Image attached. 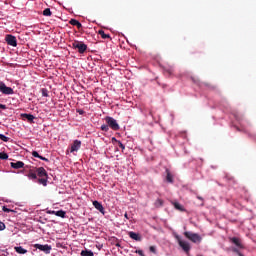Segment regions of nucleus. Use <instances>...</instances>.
I'll use <instances>...</instances> for the list:
<instances>
[{
    "label": "nucleus",
    "instance_id": "1",
    "mask_svg": "<svg viewBox=\"0 0 256 256\" xmlns=\"http://www.w3.org/2000/svg\"><path fill=\"white\" fill-rule=\"evenodd\" d=\"M72 47H73V49H78V53H80L81 55H83V53H85V51H87V45L85 43H83L82 41L75 40L72 43Z\"/></svg>",
    "mask_w": 256,
    "mask_h": 256
},
{
    "label": "nucleus",
    "instance_id": "2",
    "mask_svg": "<svg viewBox=\"0 0 256 256\" xmlns=\"http://www.w3.org/2000/svg\"><path fill=\"white\" fill-rule=\"evenodd\" d=\"M105 121H106L108 127H110V129H112L113 131H119V129H120L119 123H117V120H115V118L107 116L105 118Z\"/></svg>",
    "mask_w": 256,
    "mask_h": 256
},
{
    "label": "nucleus",
    "instance_id": "3",
    "mask_svg": "<svg viewBox=\"0 0 256 256\" xmlns=\"http://www.w3.org/2000/svg\"><path fill=\"white\" fill-rule=\"evenodd\" d=\"M184 235L189 241H192V243H201L202 239L199 234L193 233V232H184Z\"/></svg>",
    "mask_w": 256,
    "mask_h": 256
},
{
    "label": "nucleus",
    "instance_id": "4",
    "mask_svg": "<svg viewBox=\"0 0 256 256\" xmlns=\"http://www.w3.org/2000/svg\"><path fill=\"white\" fill-rule=\"evenodd\" d=\"M176 239L178 241V245L185 251V253H189L191 251V245H189L188 242L181 240V237L176 236Z\"/></svg>",
    "mask_w": 256,
    "mask_h": 256
},
{
    "label": "nucleus",
    "instance_id": "5",
    "mask_svg": "<svg viewBox=\"0 0 256 256\" xmlns=\"http://www.w3.org/2000/svg\"><path fill=\"white\" fill-rule=\"evenodd\" d=\"M0 91L3 93V95H13V93H15L13 88L5 85L3 81H0Z\"/></svg>",
    "mask_w": 256,
    "mask_h": 256
},
{
    "label": "nucleus",
    "instance_id": "6",
    "mask_svg": "<svg viewBox=\"0 0 256 256\" xmlns=\"http://www.w3.org/2000/svg\"><path fill=\"white\" fill-rule=\"evenodd\" d=\"M34 247L35 249H39V251H43L46 254L51 253V246L48 244H35Z\"/></svg>",
    "mask_w": 256,
    "mask_h": 256
},
{
    "label": "nucleus",
    "instance_id": "7",
    "mask_svg": "<svg viewBox=\"0 0 256 256\" xmlns=\"http://www.w3.org/2000/svg\"><path fill=\"white\" fill-rule=\"evenodd\" d=\"M165 174H166V176L164 178V181L166 183L173 184L175 182V179H174V176H173L171 170H169V168H166Z\"/></svg>",
    "mask_w": 256,
    "mask_h": 256
},
{
    "label": "nucleus",
    "instance_id": "8",
    "mask_svg": "<svg viewBox=\"0 0 256 256\" xmlns=\"http://www.w3.org/2000/svg\"><path fill=\"white\" fill-rule=\"evenodd\" d=\"M6 43L11 47H17V38L11 34L6 35Z\"/></svg>",
    "mask_w": 256,
    "mask_h": 256
},
{
    "label": "nucleus",
    "instance_id": "9",
    "mask_svg": "<svg viewBox=\"0 0 256 256\" xmlns=\"http://www.w3.org/2000/svg\"><path fill=\"white\" fill-rule=\"evenodd\" d=\"M163 75H166V77H171L174 73L173 66H163L162 67Z\"/></svg>",
    "mask_w": 256,
    "mask_h": 256
},
{
    "label": "nucleus",
    "instance_id": "10",
    "mask_svg": "<svg viewBox=\"0 0 256 256\" xmlns=\"http://www.w3.org/2000/svg\"><path fill=\"white\" fill-rule=\"evenodd\" d=\"M79 149H81V141L74 140L73 144L71 145L70 153H75V151H78Z\"/></svg>",
    "mask_w": 256,
    "mask_h": 256
},
{
    "label": "nucleus",
    "instance_id": "11",
    "mask_svg": "<svg viewBox=\"0 0 256 256\" xmlns=\"http://www.w3.org/2000/svg\"><path fill=\"white\" fill-rule=\"evenodd\" d=\"M10 167H12V169H23L25 163H23V161L11 162Z\"/></svg>",
    "mask_w": 256,
    "mask_h": 256
},
{
    "label": "nucleus",
    "instance_id": "12",
    "mask_svg": "<svg viewBox=\"0 0 256 256\" xmlns=\"http://www.w3.org/2000/svg\"><path fill=\"white\" fill-rule=\"evenodd\" d=\"M36 173L38 175V177H49V175L47 174V170H45V168L43 167H39V168H36Z\"/></svg>",
    "mask_w": 256,
    "mask_h": 256
},
{
    "label": "nucleus",
    "instance_id": "13",
    "mask_svg": "<svg viewBox=\"0 0 256 256\" xmlns=\"http://www.w3.org/2000/svg\"><path fill=\"white\" fill-rule=\"evenodd\" d=\"M128 235L130 239H133L134 241H142L141 234L135 233L133 231L128 232Z\"/></svg>",
    "mask_w": 256,
    "mask_h": 256
},
{
    "label": "nucleus",
    "instance_id": "14",
    "mask_svg": "<svg viewBox=\"0 0 256 256\" xmlns=\"http://www.w3.org/2000/svg\"><path fill=\"white\" fill-rule=\"evenodd\" d=\"M230 241H231V243L236 245V247H238V249H243V244L241 243V239H239L237 237H232V238H230Z\"/></svg>",
    "mask_w": 256,
    "mask_h": 256
},
{
    "label": "nucleus",
    "instance_id": "15",
    "mask_svg": "<svg viewBox=\"0 0 256 256\" xmlns=\"http://www.w3.org/2000/svg\"><path fill=\"white\" fill-rule=\"evenodd\" d=\"M93 206L95 207V209H97V211H100V213H104L105 208H103V204H101L99 201H93Z\"/></svg>",
    "mask_w": 256,
    "mask_h": 256
},
{
    "label": "nucleus",
    "instance_id": "16",
    "mask_svg": "<svg viewBox=\"0 0 256 256\" xmlns=\"http://www.w3.org/2000/svg\"><path fill=\"white\" fill-rule=\"evenodd\" d=\"M173 207L177 210L180 211L181 213H184L185 211V207L183 205H181V203L174 201L172 202Z\"/></svg>",
    "mask_w": 256,
    "mask_h": 256
},
{
    "label": "nucleus",
    "instance_id": "17",
    "mask_svg": "<svg viewBox=\"0 0 256 256\" xmlns=\"http://www.w3.org/2000/svg\"><path fill=\"white\" fill-rule=\"evenodd\" d=\"M21 117L22 119H27L29 123H33V121H35V116L33 114L24 113V114H21Z\"/></svg>",
    "mask_w": 256,
    "mask_h": 256
},
{
    "label": "nucleus",
    "instance_id": "18",
    "mask_svg": "<svg viewBox=\"0 0 256 256\" xmlns=\"http://www.w3.org/2000/svg\"><path fill=\"white\" fill-rule=\"evenodd\" d=\"M70 25H73L74 27H77V29H82L83 28V24H81V22H79L77 19H71L69 21Z\"/></svg>",
    "mask_w": 256,
    "mask_h": 256
},
{
    "label": "nucleus",
    "instance_id": "19",
    "mask_svg": "<svg viewBox=\"0 0 256 256\" xmlns=\"http://www.w3.org/2000/svg\"><path fill=\"white\" fill-rule=\"evenodd\" d=\"M28 179H31L32 181L37 180V172L33 169H30L27 174Z\"/></svg>",
    "mask_w": 256,
    "mask_h": 256
},
{
    "label": "nucleus",
    "instance_id": "20",
    "mask_svg": "<svg viewBox=\"0 0 256 256\" xmlns=\"http://www.w3.org/2000/svg\"><path fill=\"white\" fill-rule=\"evenodd\" d=\"M53 215H56V217H61L62 219H65L66 212L63 210L58 211H52Z\"/></svg>",
    "mask_w": 256,
    "mask_h": 256
},
{
    "label": "nucleus",
    "instance_id": "21",
    "mask_svg": "<svg viewBox=\"0 0 256 256\" xmlns=\"http://www.w3.org/2000/svg\"><path fill=\"white\" fill-rule=\"evenodd\" d=\"M14 250L16 251V253H19L20 255H25V253H27V250L21 246L14 247Z\"/></svg>",
    "mask_w": 256,
    "mask_h": 256
},
{
    "label": "nucleus",
    "instance_id": "22",
    "mask_svg": "<svg viewBox=\"0 0 256 256\" xmlns=\"http://www.w3.org/2000/svg\"><path fill=\"white\" fill-rule=\"evenodd\" d=\"M95 254L93 253V251H91V250H87V249H85V250H82L81 251V256H94Z\"/></svg>",
    "mask_w": 256,
    "mask_h": 256
},
{
    "label": "nucleus",
    "instance_id": "23",
    "mask_svg": "<svg viewBox=\"0 0 256 256\" xmlns=\"http://www.w3.org/2000/svg\"><path fill=\"white\" fill-rule=\"evenodd\" d=\"M98 34L102 37V39H111V35L105 34V31L99 30Z\"/></svg>",
    "mask_w": 256,
    "mask_h": 256
},
{
    "label": "nucleus",
    "instance_id": "24",
    "mask_svg": "<svg viewBox=\"0 0 256 256\" xmlns=\"http://www.w3.org/2000/svg\"><path fill=\"white\" fill-rule=\"evenodd\" d=\"M47 179H48V177L39 178V179H38V183H39L40 185H43L44 187H47Z\"/></svg>",
    "mask_w": 256,
    "mask_h": 256
},
{
    "label": "nucleus",
    "instance_id": "25",
    "mask_svg": "<svg viewBox=\"0 0 256 256\" xmlns=\"http://www.w3.org/2000/svg\"><path fill=\"white\" fill-rule=\"evenodd\" d=\"M43 15H44V17H51V15H52L51 9L50 8L44 9Z\"/></svg>",
    "mask_w": 256,
    "mask_h": 256
},
{
    "label": "nucleus",
    "instance_id": "26",
    "mask_svg": "<svg viewBox=\"0 0 256 256\" xmlns=\"http://www.w3.org/2000/svg\"><path fill=\"white\" fill-rule=\"evenodd\" d=\"M42 97H49V92L47 91V88L41 89Z\"/></svg>",
    "mask_w": 256,
    "mask_h": 256
},
{
    "label": "nucleus",
    "instance_id": "27",
    "mask_svg": "<svg viewBox=\"0 0 256 256\" xmlns=\"http://www.w3.org/2000/svg\"><path fill=\"white\" fill-rule=\"evenodd\" d=\"M0 159L2 160L9 159V155L5 152H0Z\"/></svg>",
    "mask_w": 256,
    "mask_h": 256
},
{
    "label": "nucleus",
    "instance_id": "28",
    "mask_svg": "<svg viewBox=\"0 0 256 256\" xmlns=\"http://www.w3.org/2000/svg\"><path fill=\"white\" fill-rule=\"evenodd\" d=\"M101 131H105V133H107V131H109V125L108 124H103L101 126Z\"/></svg>",
    "mask_w": 256,
    "mask_h": 256
},
{
    "label": "nucleus",
    "instance_id": "29",
    "mask_svg": "<svg viewBox=\"0 0 256 256\" xmlns=\"http://www.w3.org/2000/svg\"><path fill=\"white\" fill-rule=\"evenodd\" d=\"M0 139H1V141H4V143H7L9 141V137H7L3 134H0Z\"/></svg>",
    "mask_w": 256,
    "mask_h": 256
},
{
    "label": "nucleus",
    "instance_id": "30",
    "mask_svg": "<svg viewBox=\"0 0 256 256\" xmlns=\"http://www.w3.org/2000/svg\"><path fill=\"white\" fill-rule=\"evenodd\" d=\"M32 156H33V157H36L37 159H40V158H41V155H39V152H37V151H33V152H32Z\"/></svg>",
    "mask_w": 256,
    "mask_h": 256
},
{
    "label": "nucleus",
    "instance_id": "31",
    "mask_svg": "<svg viewBox=\"0 0 256 256\" xmlns=\"http://www.w3.org/2000/svg\"><path fill=\"white\" fill-rule=\"evenodd\" d=\"M120 149H122V151H125V144H123L121 141H117Z\"/></svg>",
    "mask_w": 256,
    "mask_h": 256
},
{
    "label": "nucleus",
    "instance_id": "32",
    "mask_svg": "<svg viewBox=\"0 0 256 256\" xmlns=\"http://www.w3.org/2000/svg\"><path fill=\"white\" fill-rule=\"evenodd\" d=\"M2 210L4 211V213H11V209L7 208L6 206H3Z\"/></svg>",
    "mask_w": 256,
    "mask_h": 256
},
{
    "label": "nucleus",
    "instance_id": "33",
    "mask_svg": "<svg viewBox=\"0 0 256 256\" xmlns=\"http://www.w3.org/2000/svg\"><path fill=\"white\" fill-rule=\"evenodd\" d=\"M149 249L151 253H157V249L155 248V246H150Z\"/></svg>",
    "mask_w": 256,
    "mask_h": 256
},
{
    "label": "nucleus",
    "instance_id": "34",
    "mask_svg": "<svg viewBox=\"0 0 256 256\" xmlns=\"http://www.w3.org/2000/svg\"><path fill=\"white\" fill-rule=\"evenodd\" d=\"M135 253H137L140 256H145V254L143 253V250H136Z\"/></svg>",
    "mask_w": 256,
    "mask_h": 256
},
{
    "label": "nucleus",
    "instance_id": "35",
    "mask_svg": "<svg viewBox=\"0 0 256 256\" xmlns=\"http://www.w3.org/2000/svg\"><path fill=\"white\" fill-rule=\"evenodd\" d=\"M76 112L79 113V115H85V111L84 110L77 109Z\"/></svg>",
    "mask_w": 256,
    "mask_h": 256
},
{
    "label": "nucleus",
    "instance_id": "36",
    "mask_svg": "<svg viewBox=\"0 0 256 256\" xmlns=\"http://www.w3.org/2000/svg\"><path fill=\"white\" fill-rule=\"evenodd\" d=\"M234 253H237L239 256H244L243 254H241V252H239V249L234 248L233 249Z\"/></svg>",
    "mask_w": 256,
    "mask_h": 256
},
{
    "label": "nucleus",
    "instance_id": "37",
    "mask_svg": "<svg viewBox=\"0 0 256 256\" xmlns=\"http://www.w3.org/2000/svg\"><path fill=\"white\" fill-rule=\"evenodd\" d=\"M40 159H41V161H46L47 163H49V159H48V158H45V157H43V156H40Z\"/></svg>",
    "mask_w": 256,
    "mask_h": 256
},
{
    "label": "nucleus",
    "instance_id": "38",
    "mask_svg": "<svg viewBox=\"0 0 256 256\" xmlns=\"http://www.w3.org/2000/svg\"><path fill=\"white\" fill-rule=\"evenodd\" d=\"M5 225H0V231H5Z\"/></svg>",
    "mask_w": 256,
    "mask_h": 256
},
{
    "label": "nucleus",
    "instance_id": "39",
    "mask_svg": "<svg viewBox=\"0 0 256 256\" xmlns=\"http://www.w3.org/2000/svg\"><path fill=\"white\" fill-rule=\"evenodd\" d=\"M0 109H7V106L4 104H0Z\"/></svg>",
    "mask_w": 256,
    "mask_h": 256
},
{
    "label": "nucleus",
    "instance_id": "40",
    "mask_svg": "<svg viewBox=\"0 0 256 256\" xmlns=\"http://www.w3.org/2000/svg\"><path fill=\"white\" fill-rule=\"evenodd\" d=\"M197 199H199V201H203V197L201 196H197Z\"/></svg>",
    "mask_w": 256,
    "mask_h": 256
},
{
    "label": "nucleus",
    "instance_id": "41",
    "mask_svg": "<svg viewBox=\"0 0 256 256\" xmlns=\"http://www.w3.org/2000/svg\"><path fill=\"white\" fill-rule=\"evenodd\" d=\"M112 141L115 142V143H117V141H119V140H117V139L114 137V138H112Z\"/></svg>",
    "mask_w": 256,
    "mask_h": 256
},
{
    "label": "nucleus",
    "instance_id": "42",
    "mask_svg": "<svg viewBox=\"0 0 256 256\" xmlns=\"http://www.w3.org/2000/svg\"><path fill=\"white\" fill-rule=\"evenodd\" d=\"M0 225H5L3 222H0Z\"/></svg>",
    "mask_w": 256,
    "mask_h": 256
},
{
    "label": "nucleus",
    "instance_id": "43",
    "mask_svg": "<svg viewBox=\"0 0 256 256\" xmlns=\"http://www.w3.org/2000/svg\"><path fill=\"white\" fill-rule=\"evenodd\" d=\"M159 203H161V200H158Z\"/></svg>",
    "mask_w": 256,
    "mask_h": 256
},
{
    "label": "nucleus",
    "instance_id": "44",
    "mask_svg": "<svg viewBox=\"0 0 256 256\" xmlns=\"http://www.w3.org/2000/svg\"><path fill=\"white\" fill-rule=\"evenodd\" d=\"M125 217L127 218V214H125Z\"/></svg>",
    "mask_w": 256,
    "mask_h": 256
}]
</instances>
